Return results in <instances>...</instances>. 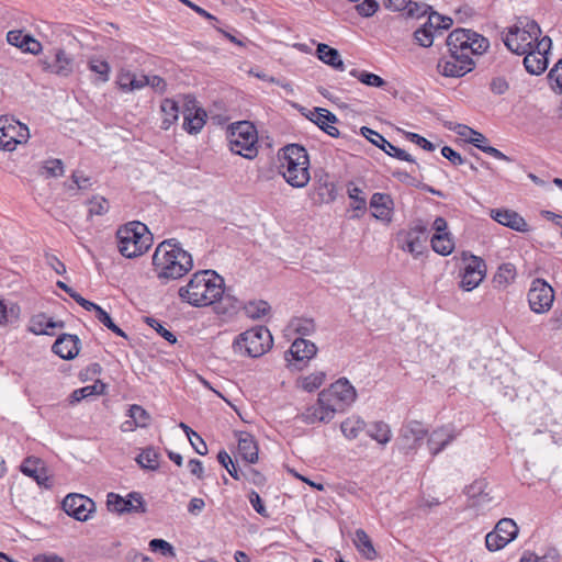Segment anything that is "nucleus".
<instances>
[{"instance_id": "obj_25", "label": "nucleus", "mask_w": 562, "mask_h": 562, "mask_svg": "<svg viewBox=\"0 0 562 562\" xmlns=\"http://www.w3.org/2000/svg\"><path fill=\"white\" fill-rule=\"evenodd\" d=\"M7 41L10 45L18 47L23 53L32 55H38L43 49L41 42L21 30L9 31L7 33Z\"/></svg>"}, {"instance_id": "obj_39", "label": "nucleus", "mask_w": 562, "mask_h": 562, "mask_svg": "<svg viewBox=\"0 0 562 562\" xmlns=\"http://www.w3.org/2000/svg\"><path fill=\"white\" fill-rule=\"evenodd\" d=\"M104 391H105V384L102 383L101 381H95L91 385H86L83 387L75 390L70 394V403L75 404V403H79L83 398H88V397L95 396V395H101L104 393Z\"/></svg>"}, {"instance_id": "obj_32", "label": "nucleus", "mask_w": 562, "mask_h": 562, "mask_svg": "<svg viewBox=\"0 0 562 562\" xmlns=\"http://www.w3.org/2000/svg\"><path fill=\"white\" fill-rule=\"evenodd\" d=\"M487 487L488 484L484 479L476 480L467 487L465 493L469 498L472 499L473 506H477L492 501Z\"/></svg>"}, {"instance_id": "obj_10", "label": "nucleus", "mask_w": 562, "mask_h": 562, "mask_svg": "<svg viewBox=\"0 0 562 562\" xmlns=\"http://www.w3.org/2000/svg\"><path fill=\"white\" fill-rule=\"evenodd\" d=\"M447 47L448 55L441 57L437 64V70L440 75L448 78H460L474 69L475 63L472 57L452 46Z\"/></svg>"}, {"instance_id": "obj_3", "label": "nucleus", "mask_w": 562, "mask_h": 562, "mask_svg": "<svg viewBox=\"0 0 562 562\" xmlns=\"http://www.w3.org/2000/svg\"><path fill=\"white\" fill-rule=\"evenodd\" d=\"M281 168L284 180L293 188H304L310 182V158L306 149L297 144L282 149Z\"/></svg>"}, {"instance_id": "obj_19", "label": "nucleus", "mask_w": 562, "mask_h": 562, "mask_svg": "<svg viewBox=\"0 0 562 562\" xmlns=\"http://www.w3.org/2000/svg\"><path fill=\"white\" fill-rule=\"evenodd\" d=\"M106 506L109 510L115 513H145V503L143 496L137 492L127 494L122 497L115 493H109L106 497Z\"/></svg>"}, {"instance_id": "obj_1", "label": "nucleus", "mask_w": 562, "mask_h": 562, "mask_svg": "<svg viewBox=\"0 0 562 562\" xmlns=\"http://www.w3.org/2000/svg\"><path fill=\"white\" fill-rule=\"evenodd\" d=\"M193 268L192 256L176 239L162 240L153 255V270L161 283L178 280Z\"/></svg>"}, {"instance_id": "obj_6", "label": "nucleus", "mask_w": 562, "mask_h": 562, "mask_svg": "<svg viewBox=\"0 0 562 562\" xmlns=\"http://www.w3.org/2000/svg\"><path fill=\"white\" fill-rule=\"evenodd\" d=\"M228 146L231 151L246 159L257 157L258 133L255 125L248 121L232 123L227 132Z\"/></svg>"}, {"instance_id": "obj_55", "label": "nucleus", "mask_w": 562, "mask_h": 562, "mask_svg": "<svg viewBox=\"0 0 562 562\" xmlns=\"http://www.w3.org/2000/svg\"><path fill=\"white\" fill-rule=\"evenodd\" d=\"M350 75L358 78L360 82L370 87H383L385 85V81L380 76L372 72L352 69Z\"/></svg>"}, {"instance_id": "obj_44", "label": "nucleus", "mask_w": 562, "mask_h": 562, "mask_svg": "<svg viewBox=\"0 0 562 562\" xmlns=\"http://www.w3.org/2000/svg\"><path fill=\"white\" fill-rule=\"evenodd\" d=\"M326 374L323 371H316L297 380V385L306 392H313L321 387L325 382Z\"/></svg>"}, {"instance_id": "obj_31", "label": "nucleus", "mask_w": 562, "mask_h": 562, "mask_svg": "<svg viewBox=\"0 0 562 562\" xmlns=\"http://www.w3.org/2000/svg\"><path fill=\"white\" fill-rule=\"evenodd\" d=\"M352 542L358 552L364 559L372 561L376 558L378 553L373 547V543L368 533L363 529L359 528L355 531Z\"/></svg>"}, {"instance_id": "obj_27", "label": "nucleus", "mask_w": 562, "mask_h": 562, "mask_svg": "<svg viewBox=\"0 0 562 562\" xmlns=\"http://www.w3.org/2000/svg\"><path fill=\"white\" fill-rule=\"evenodd\" d=\"M53 351L61 359H74L80 349V340L76 335L63 334L52 347Z\"/></svg>"}, {"instance_id": "obj_4", "label": "nucleus", "mask_w": 562, "mask_h": 562, "mask_svg": "<svg viewBox=\"0 0 562 562\" xmlns=\"http://www.w3.org/2000/svg\"><path fill=\"white\" fill-rule=\"evenodd\" d=\"M117 249L126 258L142 256L151 244L150 233L145 224L130 222L116 232Z\"/></svg>"}, {"instance_id": "obj_51", "label": "nucleus", "mask_w": 562, "mask_h": 562, "mask_svg": "<svg viewBox=\"0 0 562 562\" xmlns=\"http://www.w3.org/2000/svg\"><path fill=\"white\" fill-rule=\"evenodd\" d=\"M244 311L248 317L259 319L269 313L270 305L266 301H250L244 305Z\"/></svg>"}, {"instance_id": "obj_5", "label": "nucleus", "mask_w": 562, "mask_h": 562, "mask_svg": "<svg viewBox=\"0 0 562 562\" xmlns=\"http://www.w3.org/2000/svg\"><path fill=\"white\" fill-rule=\"evenodd\" d=\"M538 23L528 18H519L515 25L508 29L504 36L506 47L517 55H522L533 48L541 38Z\"/></svg>"}, {"instance_id": "obj_35", "label": "nucleus", "mask_w": 562, "mask_h": 562, "mask_svg": "<svg viewBox=\"0 0 562 562\" xmlns=\"http://www.w3.org/2000/svg\"><path fill=\"white\" fill-rule=\"evenodd\" d=\"M160 111L162 114L161 128L167 131L170 128L172 124H175L178 121V103L172 99H165L160 104Z\"/></svg>"}, {"instance_id": "obj_53", "label": "nucleus", "mask_w": 562, "mask_h": 562, "mask_svg": "<svg viewBox=\"0 0 562 562\" xmlns=\"http://www.w3.org/2000/svg\"><path fill=\"white\" fill-rule=\"evenodd\" d=\"M72 184L67 186L68 190H80L87 191L90 190L94 183L91 177L87 176L81 170H75L71 175Z\"/></svg>"}, {"instance_id": "obj_18", "label": "nucleus", "mask_w": 562, "mask_h": 562, "mask_svg": "<svg viewBox=\"0 0 562 562\" xmlns=\"http://www.w3.org/2000/svg\"><path fill=\"white\" fill-rule=\"evenodd\" d=\"M44 71L59 77H68L74 71V58L63 48H55L50 56H45L41 60Z\"/></svg>"}, {"instance_id": "obj_26", "label": "nucleus", "mask_w": 562, "mask_h": 562, "mask_svg": "<svg viewBox=\"0 0 562 562\" xmlns=\"http://www.w3.org/2000/svg\"><path fill=\"white\" fill-rule=\"evenodd\" d=\"M236 437L238 457L248 464L257 463L259 449L254 436L247 431H239Z\"/></svg>"}, {"instance_id": "obj_64", "label": "nucleus", "mask_w": 562, "mask_h": 562, "mask_svg": "<svg viewBox=\"0 0 562 562\" xmlns=\"http://www.w3.org/2000/svg\"><path fill=\"white\" fill-rule=\"evenodd\" d=\"M378 8L379 3L375 0H363L356 7L357 12L363 18L372 16L376 12Z\"/></svg>"}, {"instance_id": "obj_54", "label": "nucleus", "mask_w": 562, "mask_h": 562, "mask_svg": "<svg viewBox=\"0 0 562 562\" xmlns=\"http://www.w3.org/2000/svg\"><path fill=\"white\" fill-rule=\"evenodd\" d=\"M204 115H205V113L200 110H198L195 112L194 116H192V117H191V115H186L184 122H183V128L191 134L200 132L205 123L204 119H203Z\"/></svg>"}, {"instance_id": "obj_28", "label": "nucleus", "mask_w": 562, "mask_h": 562, "mask_svg": "<svg viewBox=\"0 0 562 562\" xmlns=\"http://www.w3.org/2000/svg\"><path fill=\"white\" fill-rule=\"evenodd\" d=\"M491 217L501 225L507 226L517 232H527L528 224L517 212L505 209L491 211Z\"/></svg>"}, {"instance_id": "obj_47", "label": "nucleus", "mask_w": 562, "mask_h": 562, "mask_svg": "<svg viewBox=\"0 0 562 562\" xmlns=\"http://www.w3.org/2000/svg\"><path fill=\"white\" fill-rule=\"evenodd\" d=\"M136 460L144 469L156 470L159 467V453L151 447L144 449Z\"/></svg>"}, {"instance_id": "obj_23", "label": "nucleus", "mask_w": 562, "mask_h": 562, "mask_svg": "<svg viewBox=\"0 0 562 562\" xmlns=\"http://www.w3.org/2000/svg\"><path fill=\"white\" fill-rule=\"evenodd\" d=\"M459 436L456 428L451 425L441 426L434 429L427 438L429 453L435 457L443 451Z\"/></svg>"}, {"instance_id": "obj_20", "label": "nucleus", "mask_w": 562, "mask_h": 562, "mask_svg": "<svg viewBox=\"0 0 562 562\" xmlns=\"http://www.w3.org/2000/svg\"><path fill=\"white\" fill-rule=\"evenodd\" d=\"M317 352L314 342L304 338H296L289 351L285 353V360L289 367L301 370L305 363L311 360Z\"/></svg>"}, {"instance_id": "obj_37", "label": "nucleus", "mask_w": 562, "mask_h": 562, "mask_svg": "<svg viewBox=\"0 0 562 562\" xmlns=\"http://www.w3.org/2000/svg\"><path fill=\"white\" fill-rule=\"evenodd\" d=\"M364 428L366 422L356 415L349 416L340 425L342 435L349 440L356 439Z\"/></svg>"}, {"instance_id": "obj_2", "label": "nucleus", "mask_w": 562, "mask_h": 562, "mask_svg": "<svg viewBox=\"0 0 562 562\" xmlns=\"http://www.w3.org/2000/svg\"><path fill=\"white\" fill-rule=\"evenodd\" d=\"M225 291L224 279L214 270H201L178 290L180 300L193 307H207L218 302Z\"/></svg>"}, {"instance_id": "obj_15", "label": "nucleus", "mask_w": 562, "mask_h": 562, "mask_svg": "<svg viewBox=\"0 0 562 562\" xmlns=\"http://www.w3.org/2000/svg\"><path fill=\"white\" fill-rule=\"evenodd\" d=\"M551 38L543 36L536 46L524 55V66L526 70L531 75H541L548 68V54L551 49Z\"/></svg>"}, {"instance_id": "obj_29", "label": "nucleus", "mask_w": 562, "mask_h": 562, "mask_svg": "<svg viewBox=\"0 0 562 562\" xmlns=\"http://www.w3.org/2000/svg\"><path fill=\"white\" fill-rule=\"evenodd\" d=\"M116 85L123 92H134L147 87V81L143 80V74L137 75L130 69L122 68L117 74Z\"/></svg>"}, {"instance_id": "obj_60", "label": "nucleus", "mask_w": 562, "mask_h": 562, "mask_svg": "<svg viewBox=\"0 0 562 562\" xmlns=\"http://www.w3.org/2000/svg\"><path fill=\"white\" fill-rule=\"evenodd\" d=\"M430 9L431 8L426 3L414 2L409 0V3L407 4V8L403 11V13L406 16L418 19L420 16L426 15Z\"/></svg>"}, {"instance_id": "obj_50", "label": "nucleus", "mask_w": 562, "mask_h": 562, "mask_svg": "<svg viewBox=\"0 0 562 562\" xmlns=\"http://www.w3.org/2000/svg\"><path fill=\"white\" fill-rule=\"evenodd\" d=\"M20 470L21 472L29 476V477H32L33 480H35L38 484H42V480L44 479L42 475H41V469H40V460L37 458H33V457H29L26 458L21 467H20Z\"/></svg>"}, {"instance_id": "obj_22", "label": "nucleus", "mask_w": 562, "mask_h": 562, "mask_svg": "<svg viewBox=\"0 0 562 562\" xmlns=\"http://www.w3.org/2000/svg\"><path fill=\"white\" fill-rule=\"evenodd\" d=\"M360 132L362 136H364L369 142H371L376 147L381 148L389 156L394 157L398 160L415 162V159L413 158L412 155L406 153L404 149L391 144L380 133L367 126H362Z\"/></svg>"}, {"instance_id": "obj_56", "label": "nucleus", "mask_w": 562, "mask_h": 562, "mask_svg": "<svg viewBox=\"0 0 562 562\" xmlns=\"http://www.w3.org/2000/svg\"><path fill=\"white\" fill-rule=\"evenodd\" d=\"M109 211V202L101 195H94L88 202V212L90 215H103Z\"/></svg>"}, {"instance_id": "obj_34", "label": "nucleus", "mask_w": 562, "mask_h": 562, "mask_svg": "<svg viewBox=\"0 0 562 562\" xmlns=\"http://www.w3.org/2000/svg\"><path fill=\"white\" fill-rule=\"evenodd\" d=\"M398 240L401 243L400 247L402 250L407 251L415 257L419 256L423 252L425 240L419 236L414 235V233L405 231L400 234Z\"/></svg>"}, {"instance_id": "obj_57", "label": "nucleus", "mask_w": 562, "mask_h": 562, "mask_svg": "<svg viewBox=\"0 0 562 562\" xmlns=\"http://www.w3.org/2000/svg\"><path fill=\"white\" fill-rule=\"evenodd\" d=\"M348 196L353 200V203L351 205L353 211H359L363 213L367 210V201L361 195L362 190L358 187H349L347 190Z\"/></svg>"}, {"instance_id": "obj_8", "label": "nucleus", "mask_w": 562, "mask_h": 562, "mask_svg": "<svg viewBox=\"0 0 562 562\" xmlns=\"http://www.w3.org/2000/svg\"><path fill=\"white\" fill-rule=\"evenodd\" d=\"M319 393L336 414L345 412L357 398L356 389L346 378L338 379Z\"/></svg>"}, {"instance_id": "obj_63", "label": "nucleus", "mask_w": 562, "mask_h": 562, "mask_svg": "<svg viewBox=\"0 0 562 562\" xmlns=\"http://www.w3.org/2000/svg\"><path fill=\"white\" fill-rule=\"evenodd\" d=\"M149 548L151 551H159L165 557H173L175 550L173 547L164 539H153L149 542Z\"/></svg>"}, {"instance_id": "obj_13", "label": "nucleus", "mask_w": 562, "mask_h": 562, "mask_svg": "<svg viewBox=\"0 0 562 562\" xmlns=\"http://www.w3.org/2000/svg\"><path fill=\"white\" fill-rule=\"evenodd\" d=\"M29 127L10 116H0V147L5 150L15 149L18 144L27 142Z\"/></svg>"}, {"instance_id": "obj_58", "label": "nucleus", "mask_w": 562, "mask_h": 562, "mask_svg": "<svg viewBox=\"0 0 562 562\" xmlns=\"http://www.w3.org/2000/svg\"><path fill=\"white\" fill-rule=\"evenodd\" d=\"M97 319L103 324L108 329L121 337H126L125 333L114 324L111 316L102 307L95 312Z\"/></svg>"}, {"instance_id": "obj_7", "label": "nucleus", "mask_w": 562, "mask_h": 562, "mask_svg": "<svg viewBox=\"0 0 562 562\" xmlns=\"http://www.w3.org/2000/svg\"><path fill=\"white\" fill-rule=\"evenodd\" d=\"M273 339L270 330L265 326H255L239 334L233 344L235 352L257 358L271 349Z\"/></svg>"}, {"instance_id": "obj_38", "label": "nucleus", "mask_w": 562, "mask_h": 562, "mask_svg": "<svg viewBox=\"0 0 562 562\" xmlns=\"http://www.w3.org/2000/svg\"><path fill=\"white\" fill-rule=\"evenodd\" d=\"M515 278L516 267L510 262H506L498 267L494 276L493 282L496 288L504 289L508 286L510 283H513Z\"/></svg>"}, {"instance_id": "obj_45", "label": "nucleus", "mask_w": 562, "mask_h": 562, "mask_svg": "<svg viewBox=\"0 0 562 562\" xmlns=\"http://www.w3.org/2000/svg\"><path fill=\"white\" fill-rule=\"evenodd\" d=\"M289 328L301 336H310L315 331L316 325L313 318L294 317L291 319Z\"/></svg>"}, {"instance_id": "obj_17", "label": "nucleus", "mask_w": 562, "mask_h": 562, "mask_svg": "<svg viewBox=\"0 0 562 562\" xmlns=\"http://www.w3.org/2000/svg\"><path fill=\"white\" fill-rule=\"evenodd\" d=\"M486 276V265L477 256H470L461 273L460 288L464 291H472L477 288Z\"/></svg>"}, {"instance_id": "obj_9", "label": "nucleus", "mask_w": 562, "mask_h": 562, "mask_svg": "<svg viewBox=\"0 0 562 562\" xmlns=\"http://www.w3.org/2000/svg\"><path fill=\"white\" fill-rule=\"evenodd\" d=\"M447 46L460 49L463 54L482 55L490 46L486 37L471 30L458 29L452 31L447 37Z\"/></svg>"}, {"instance_id": "obj_11", "label": "nucleus", "mask_w": 562, "mask_h": 562, "mask_svg": "<svg viewBox=\"0 0 562 562\" xmlns=\"http://www.w3.org/2000/svg\"><path fill=\"white\" fill-rule=\"evenodd\" d=\"M428 430L423 423L409 420L402 425L398 431L396 445L405 454L415 453L424 443Z\"/></svg>"}, {"instance_id": "obj_49", "label": "nucleus", "mask_w": 562, "mask_h": 562, "mask_svg": "<svg viewBox=\"0 0 562 562\" xmlns=\"http://www.w3.org/2000/svg\"><path fill=\"white\" fill-rule=\"evenodd\" d=\"M41 175L47 178H58L65 172L64 164L60 159L50 158L42 162Z\"/></svg>"}, {"instance_id": "obj_59", "label": "nucleus", "mask_w": 562, "mask_h": 562, "mask_svg": "<svg viewBox=\"0 0 562 562\" xmlns=\"http://www.w3.org/2000/svg\"><path fill=\"white\" fill-rule=\"evenodd\" d=\"M428 20L430 21V26H434L439 34L452 25L451 18L440 15L437 12L429 13Z\"/></svg>"}, {"instance_id": "obj_43", "label": "nucleus", "mask_w": 562, "mask_h": 562, "mask_svg": "<svg viewBox=\"0 0 562 562\" xmlns=\"http://www.w3.org/2000/svg\"><path fill=\"white\" fill-rule=\"evenodd\" d=\"M88 68L90 71L98 75L100 82H106L110 79L111 67L109 63L100 57L92 56L88 59Z\"/></svg>"}, {"instance_id": "obj_62", "label": "nucleus", "mask_w": 562, "mask_h": 562, "mask_svg": "<svg viewBox=\"0 0 562 562\" xmlns=\"http://www.w3.org/2000/svg\"><path fill=\"white\" fill-rule=\"evenodd\" d=\"M241 475L243 479L258 487L266 484L265 475L254 468L248 467L246 470L241 471Z\"/></svg>"}, {"instance_id": "obj_40", "label": "nucleus", "mask_w": 562, "mask_h": 562, "mask_svg": "<svg viewBox=\"0 0 562 562\" xmlns=\"http://www.w3.org/2000/svg\"><path fill=\"white\" fill-rule=\"evenodd\" d=\"M368 436L380 445H386L392 439V430L384 422L371 424L367 430Z\"/></svg>"}, {"instance_id": "obj_30", "label": "nucleus", "mask_w": 562, "mask_h": 562, "mask_svg": "<svg viewBox=\"0 0 562 562\" xmlns=\"http://www.w3.org/2000/svg\"><path fill=\"white\" fill-rule=\"evenodd\" d=\"M63 326V322H55L44 313H40L31 317L27 329L34 335H53L55 328Z\"/></svg>"}, {"instance_id": "obj_24", "label": "nucleus", "mask_w": 562, "mask_h": 562, "mask_svg": "<svg viewBox=\"0 0 562 562\" xmlns=\"http://www.w3.org/2000/svg\"><path fill=\"white\" fill-rule=\"evenodd\" d=\"M372 216L386 224L392 222L394 202L389 194L375 192L370 199Z\"/></svg>"}, {"instance_id": "obj_61", "label": "nucleus", "mask_w": 562, "mask_h": 562, "mask_svg": "<svg viewBox=\"0 0 562 562\" xmlns=\"http://www.w3.org/2000/svg\"><path fill=\"white\" fill-rule=\"evenodd\" d=\"M146 323L168 342L175 344L177 341L176 336L171 331L166 329L158 319L154 317H146Z\"/></svg>"}, {"instance_id": "obj_36", "label": "nucleus", "mask_w": 562, "mask_h": 562, "mask_svg": "<svg viewBox=\"0 0 562 562\" xmlns=\"http://www.w3.org/2000/svg\"><path fill=\"white\" fill-rule=\"evenodd\" d=\"M317 56L323 63L331 66L333 68L344 70V63L337 49L331 48L326 44H318Z\"/></svg>"}, {"instance_id": "obj_12", "label": "nucleus", "mask_w": 562, "mask_h": 562, "mask_svg": "<svg viewBox=\"0 0 562 562\" xmlns=\"http://www.w3.org/2000/svg\"><path fill=\"white\" fill-rule=\"evenodd\" d=\"M530 310L536 314L549 312L554 302V290L543 279L537 278L531 281L527 293Z\"/></svg>"}, {"instance_id": "obj_42", "label": "nucleus", "mask_w": 562, "mask_h": 562, "mask_svg": "<svg viewBox=\"0 0 562 562\" xmlns=\"http://www.w3.org/2000/svg\"><path fill=\"white\" fill-rule=\"evenodd\" d=\"M430 243L432 250L441 256H448L454 249V243L451 238L450 233L442 235H434L431 237Z\"/></svg>"}, {"instance_id": "obj_14", "label": "nucleus", "mask_w": 562, "mask_h": 562, "mask_svg": "<svg viewBox=\"0 0 562 562\" xmlns=\"http://www.w3.org/2000/svg\"><path fill=\"white\" fill-rule=\"evenodd\" d=\"M518 526L510 518L501 519L493 531L485 537V546L490 551H498L512 542L518 535Z\"/></svg>"}, {"instance_id": "obj_52", "label": "nucleus", "mask_w": 562, "mask_h": 562, "mask_svg": "<svg viewBox=\"0 0 562 562\" xmlns=\"http://www.w3.org/2000/svg\"><path fill=\"white\" fill-rule=\"evenodd\" d=\"M127 416L132 418L134 425H137L139 428H145L150 423L149 413L137 404H133L130 406L127 411Z\"/></svg>"}, {"instance_id": "obj_48", "label": "nucleus", "mask_w": 562, "mask_h": 562, "mask_svg": "<svg viewBox=\"0 0 562 562\" xmlns=\"http://www.w3.org/2000/svg\"><path fill=\"white\" fill-rule=\"evenodd\" d=\"M179 427L186 432L194 451L201 456H205L207 453V446L202 437L184 423H180Z\"/></svg>"}, {"instance_id": "obj_41", "label": "nucleus", "mask_w": 562, "mask_h": 562, "mask_svg": "<svg viewBox=\"0 0 562 562\" xmlns=\"http://www.w3.org/2000/svg\"><path fill=\"white\" fill-rule=\"evenodd\" d=\"M20 306L16 303L0 299V325L5 326L20 317Z\"/></svg>"}, {"instance_id": "obj_21", "label": "nucleus", "mask_w": 562, "mask_h": 562, "mask_svg": "<svg viewBox=\"0 0 562 562\" xmlns=\"http://www.w3.org/2000/svg\"><path fill=\"white\" fill-rule=\"evenodd\" d=\"M335 415L336 413L319 393L316 403L307 406L297 417L304 424L313 425L316 423L327 424L334 419Z\"/></svg>"}, {"instance_id": "obj_46", "label": "nucleus", "mask_w": 562, "mask_h": 562, "mask_svg": "<svg viewBox=\"0 0 562 562\" xmlns=\"http://www.w3.org/2000/svg\"><path fill=\"white\" fill-rule=\"evenodd\" d=\"M439 34L434 26H430V21L427 22L414 33L416 42L423 47H429L434 43L435 36Z\"/></svg>"}, {"instance_id": "obj_33", "label": "nucleus", "mask_w": 562, "mask_h": 562, "mask_svg": "<svg viewBox=\"0 0 562 562\" xmlns=\"http://www.w3.org/2000/svg\"><path fill=\"white\" fill-rule=\"evenodd\" d=\"M313 121L329 136L337 137L339 135L338 128L334 125L337 122V117L328 110L316 109Z\"/></svg>"}, {"instance_id": "obj_16", "label": "nucleus", "mask_w": 562, "mask_h": 562, "mask_svg": "<svg viewBox=\"0 0 562 562\" xmlns=\"http://www.w3.org/2000/svg\"><path fill=\"white\" fill-rule=\"evenodd\" d=\"M61 505L65 513L78 521L89 520L95 512L94 502L91 498L77 493L68 494L63 499Z\"/></svg>"}]
</instances>
